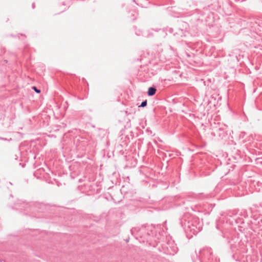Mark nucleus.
I'll return each mask as SVG.
<instances>
[{
  "instance_id": "1",
  "label": "nucleus",
  "mask_w": 262,
  "mask_h": 262,
  "mask_svg": "<svg viewBox=\"0 0 262 262\" xmlns=\"http://www.w3.org/2000/svg\"><path fill=\"white\" fill-rule=\"evenodd\" d=\"M202 228V224L199 219L195 217H191L184 223V229L187 234L195 235L199 233Z\"/></svg>"
},
{
  "instance_id": "2",
  "label": "nucleus",
  "mask_w": 262,
  "mask_h": 262,
  "mask_svg": "<svg viewBox=\"0 0 262 262\" xmlns=\"http://www.w3.org/2000/svg\"><path fill=\"white\" fill-rule=\"evenodd\" d=\"M151 228L152 227L150 226H142L138 230H137V228H135L132 229L130 231L132 234H133L135 231H137L138 236H140L141 238H143L146 241H148L151 232Z\"/></svg>"
},
{
  "instance_id": "3",
  "label": "nucleus",
  "mask_w": 262,
  "mask_h": 262,
  "mask_svg": "<svg viewBox=\"0 0 262 262\" xmlns=\"http://www.w3.org/2000/svg\"><path fill=\"white\" fill-rule=\"evenodd\" d=\"M199 256L204 260L208 259L209 261L213 259L212 251L210 248L206 247L199 252Z\"/></svg>"
},
{
  "instance_id": "4",
  "label": "nucleus",
  "mask_w": 262,
  "mask_h": 262,
  "mask_svg": "<svg viewBox=\"0 0 262 262\" xmlns=\"http://www.w3.org/2000/svg\"><path fill=\"white\" fill-rule=\"evenodd\" d=\"M156 89L154 87H150L148 88L147 94L149 96L154 95L156 92Z\"/></svg>"
},
{
  "instance_id": "5",
  "label": "nucleus",
  "mask_w": 262,
  "mask_h": 262,
  "mask_svg": "<svg viewBox=\"0 0 262 262\" xmlns=\"http://www.w3.org/2000/svg\"><path fill=\"white\" fill-rule=\"evenodd\" d=\"M177 250H178V249H177V248L176 246H173L172 247V250H171L172 252H170V254H173V253H177Z\"/></svg>"
},
{
  "instance_id": "6",
  "label": "nucleus",
  "mask_w": 262,
  "mask_h": 262,
  "mask_svg": "<svg viewBox=\"0 0 262 262\" xmlns=\"http://www.w3.org/2000/svg\"><path fill=\"white\" fill-rule=\"evenodd\" d=\"M147 105V101L145 100L142 102L141 104L139 106L140 107H145Z\"/></svg>"
},
{
  "instance_id": "7",
  "label": "nucleus",
  "mask_w": 262,
  "mask_h": 262,
  "mask_svg": "<svg viewBox=\"0 0 262 262\" xmlns=\"http://www.w3.org/2000/svg\"><path fill=\"white\" fill-rule=\"evenodd\" d=\"M33 89L37 93H39L40 92V91L38 90L35 86H33Z\"/></svg>"
},
{
  "instance_id": "8",
  "label": "nucleus",
  "mask_w": 262,
  "mask_h": 262,
  "mask_svg": "<svg viewBox=\"0 0 262 262\" xmlns=\"http://www.w3.org/2000/svg\"><path fill=\"white\" fill-rule=\"evenodd\" d=\"M15 115L14 113H12L11 114V121H12L13 119H15Z\"/></svg>"
},
{
  "instance_id": "9",
  "label": "nucleus",
  "mask_w": 262,
  "mask_h": 262,
  "mask_svg": "<svg viewBox=\"0 0 262 262\" xmlns=\"http://www.w3.org/2000/svg\"><path fill=\"white\" fill-rule=\"evenodd\" d=\"M34 7H35V4H34V3H33V4H32V8H34Z\"/></svg>"
}]
</instances>
